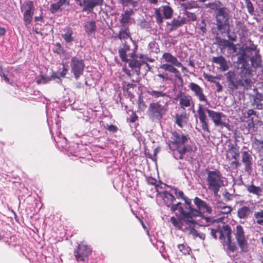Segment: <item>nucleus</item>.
I'll return each mask as SVG.
<instances>
[{"instance_id": "nucleus-63", "label": "nucleus", "mask_w": 263, "mask_h": 263, "mask_svg": "<svg viewBox=\"0 0 263 263\" xmlns=\"http://www.w3.org/2000/svg\"><path fill=\"white\" fill-rule=\"evenodd\" d=\"M68 69L67 67L65 66L64 65H63V67L62 71L60 73V76L61 77H65L66 74L68 73Z\"/></svg>"}, {"instance_id": "nucleus-18", "label": "nucleus", "mask_w": 263, "mask_h": 263, "mask_svg": "<svg viewBox=\"0 0 263 263\" xmlns=\"http://www.w3.org/2000/svg\"><path fill=\"white\" fill-rule=\"evenodd\" d=\"M179 98V105L181 108L185 110L188 107H194V103L191 96L187 95L182 92L177 95L175 100Z\"/></svg>"}, {"instance_id": "nucleus-16", "label": "nucleus", "mask_w": 263, "mask_h": 263, "mask_svg": "<svg viewBox=\"0 0 263 263\" xmlns=\"http://www.w3.org/2000/svg\"><path fill=\"white\" fill-rule=\"evenodd\" d=\"M189 88L194 92L195 96L200 102H205L206 104H209L206 97L203 93L202 88L197 84L192 82L189 85Z\"/></svg>"}, {"instance_id": "nucleus-15", "label": "nucleus", "mask_w": 263, "mask_h": 263, "mask_svg": "<svg viewBox=\"0 0 263 263\" xmlns=\"http://www.w3.org/2000/svg\"><path fill=\"white\" fill-rule=\"evenodd\" d=\"M250 151L241 152V162L245 166V171L251 174L253 171V158Z\"/></svg>"}, {"instance_id": "nucleus-55", "label": "nucleus", "mask_w": 263, "mask_h": 263, "mask_svg": "<svg viewBox=\"0 0 263 263\" xmlns=\"http://www.w3.org/2000/svg\"><path fill=\"white\" fill-rule=\"evenodd\" d=\"M147 182L149 184L155 186L157 192L158 191V187L159 186V185L157 183V181L156 179L152 177H149L147 178Z\"/></svg>"}, {"instance_id": "nucleus-31", "label": "nucleus", "mask_w": 263, "mask_h": 263, "mask_svg": "<svg viewBox=\"0 0 263 263\" xmlns=\"http://www.w3.org/2000/svg\"><path fill=\"white\" fill-rule=\"evenodd\" d=\"M121 27H122L119 31L117 37L121 40H126L128 38L132 40L130 36V32L129 27L125 26Z\"/></svg>"}, {"instance_id": "nucleus-22", "label": "nucleus", "mask_w": 263, "mask_h": 263, "mask_svg": "<svg viewBox=\"0 0 263 263\" xmlns=\"http://www.w3.org/2000/svg\"><path fill=\"white\" fill-rule=\"evenodd\" d=\"M240 51L242 52L237 54L238 57L236 62V68L250 66L247 60V54L242 49H241Z\"/></svg>"}, {"instance_id": "nucleus-62", "label": "nucleus", "mask_w": 263, "mask_h": 263, "mask_svg": "<svg viewBox=\"0 0 263 263\" xmlns=\"http://www.w3.org/2000/svg\"><path fill=\"white\" fill-rule=\"evenodd\" d=\"M138 119V116L136 114L135 112L132 111V114L130 116V122L132 123H134Z\"/></svg>"}, {"instance_id": "nucleus-21", "label": "nucleus", "mask_w": 263, "mask_h": 263, "mask_svg": "<svg viewBox=\"0 0 263 263\" xmlns=\"http://www.w3.org/2000/svg\"><path fill=\"white\" fill-rule=\"evenodd\" d=\"M212 62L219 65V68L222 71H227L229 68V65L227 61L225 58L222 55L213 57L212 59Z\"/></svg>"}, {"instance_id": "nucleus-56", "label": "nucleus", "mask_w": 263, "mask_h": 263, "mask_svg": "<svg viewBox=\"0 0 263 263\" xmlns=\"http://www.w3.org/2000/svg\"><path fill=\"white\" fill-rule=\"evenodd\" d=\"M49 80V79L47 80L44 76L42 75L37 78L36 82L38 84H46Z\"/></svg>"}, {"instance_id": "nucleus-40", "label": "nucleus", "mask_w": 263, "mask_h": 263, "mask_svg": "<svg viewBox=\"0 0 263 263\" xmlns=\"http://www.w3.org/2000/svg\"><path fill=\"white\" fill-rule=\"evenodd\" d=\"M119 3L123 6H132L136 7L138 5V0H118Z\"/></svg>"}, {"instance_id": "nucleus-9", "label": "nucleus", "mask_w": 263, "mask_h": 263, "mask_svg": "<svg viewBox=\"0 0 263 263\" xmlns=\"http://www.w3.org/2000/svg\"><path fill=\"white\" fill-rule=\"evenodd\" d=\"M92 251V249L89 246L82 242L80 243L73 251L75 260L77 262H87Z\"/></svg>"}, {"instance_id": "nucleus-57", "label": "nucleus", "mask_w": 263, "mask_h": 263, "mask_svg": "<svg viewBox=\"0 0 263 263\" xmlns=\"http://www.w3.org/2000/svg\"><path fill=\"white\" fill-rule=\"evenodd\" d=\"M105 128L108 129L109 131L116 133L118 130V127L114 125H108L106 124V126H105Z\"/></svg>"}, {"instance_id": "nucleus-59", "label": "nucleus", "mask_w": 263, "mask_h": 263, "mask_svg": "<svg viewBox=\"0 0 263 263\" xmlns=\"http://www.w3.org/2000/svg\"><path fill=\"white\" fill-rule=\"evenodd\" d=\"M204 212H206L209 214H211L212 212V208L206 203L205 205L203 206V209L202 210Z\"/></svg>"}, {"instance_id": "nucleus-11", "label": "nucleus", "mask_w": 263, "mask_h": 263, "mask_svg": "<svg viewBox=\"0 0 263 263\" xmlns=\"http://www.w3.org/2000/svg\"><path fill=\"white\" fill-rule=\"evenodd\" d=\"M70 66L71 73H73L74 78L78 80L84 72L85 68L84 60L76 56L73 57L71 59Z\"/></svg>"}, {"instance_id": "nucleus-34", "label": "nucleus", "mask_w": 263, "mask_h": 263, "mask_svg": "<svg viewBox=\"0 0 263 263\" xmlns=\"http://www.w3.org/2000/svg\"><path fill=\"white\" fill-rule=\"evenodd\" d=\"M65 33L62 34V37L63 38L66 43H70L74 41V37L72 36L73 31L69 28H66L64 30Z\"/></svg>"}, {"instance_id": "nucleus-58", "label": "nucleus", "mask_w": 263, "mask_h": 263, "mask_svg": "<svg viewBox=\"0 0 263 263\" xmlns=\"http://www.w3.org/2000/svg\"><path fill=\"white\" fill-rule=\"evenodd\" d=\"M247 117L248 118H250L252 116H255L256 117H258L257 114V112L256 111H255L253 109H248L247 111Z\"/></svg>"}, {"instance_id": "nucleus-14", "label": "nucleus", "mask_w": 263, "mask_h": 263, "mask_svg": "<svg viewBox=\"0 0 263 263\" xmlns=\"http://www.w3.org/2000/svg\"><path fill=\"white\" fill-rule=\"evenodd\" d=\"M157 193L162 198L164 204L167 207H171V211L172 212H175L178 210V206L181 204V202H179L176 204H173L174 202L176 200V198L173 195V193L167 191L162 192L157 191Z\"/></svg>"}, {"instance_id": "nucleus-5", "label": "nucleus", "mask_w": 263, "mask_h": 263, "mask_svg": "<svg viewBox=\"0 0 263 263\" xmlns=\"http://www.w3.org/2000/svg\"><path fill=\"white\" fill-rule=\"evenodd\" d=\"M171 140L168 141V146L172 151H177L179 154V159H183L186 153L192 151L191 145L185 144L190 139L189 135L179 134L177 131L172 132Z\"/></svg>"}, {"instance_id": "nucleus-12", "label": "nucleus", "mask_w": 263, "mask_h": 263, "mask_svg": "<svg viewBox=\"0 0 263 263\" xmlns=\"http://www.w3.org/2000/svg\"><path fill=\"white\" fill-rule=\"evenodd\" d=\"M234 235L241 252L243 253L248 252L249 251L248 243L246 238L244 229L241 225L236 226Z\"/></svg>"}, {"instance_id": "nucleus-48", "label": "nucleus", "mask_w": 263, "mask_h": 263, "mask_svg": "<svg viewBox=\"0 0 263 263\" xmlns=\"http://www.w3.org/2000/svg\"><path fill=\"white\" fill-rule=\"evenodd\" d=\"M171 189L178 199L181 198L183 199L185 197L184 193L182 191H179L175 187H171Z\"/></svg>"}, {"instance_id": "nucleus-35", "label": "nucleus", "mask_w": 263, "mask_h": 263, "mask_svg": "<svg viewBox=\"0 0 263 263\" xmlns=\"http://www.w3.org/2000/svg\"><path fill=\"white\" fill-rule=\"evenodd\" d=\"M176 215L178 217V218H175L174 216L171 217L170 221L172 222L173 225L178 228L179 230H183V221L185 222V221L179 217V215Z\"/></svg>"}, {"instance_id": "nucleus-7", "label": "nucleus", "mask_w": 263, "mask_h": 263, "mask_svg": "<svg viewBox=\"0 0 263 263\" xmlns=\"http://www.w3.org/2000/svg\"><path fill=\"white\" fill-rule=\"evenodd\" d=\"M205 172L206 174L205 181L208 189L215 196H217L220 188L224 186V177L220 171L217 169L210 170L206 168Z\"/></svg>"}, {"instance_id": "nucleus-64", "label": "nucleus", "mask_w": 263, "mask_h": 263, "mask_svg": "<svg viewBox=\"0 0 263 263\" xmlns=\"http://www.w3.org/2000/svg\"><path fill=\"white\" fill-rule=\"evenodd\" d=\"M218 233V227L216 229H211V235L214 238H217V234Z\"/></svg>"}, {"instance_id": "nucleus-29", "label": "nucleus", "mask_w": 263, "mask_h": 263, "mask_svg": "<svg viewBox=\"0 0 263 263\" xmlns=\"http://www.w3.org/2000/svg\"><path fill=\"white\" fill-rule=\"evenodd\" d=\"M250 57L251 64L253 67L257 68V67L261 66V58L260 54V51H258V53L255 52Z\"/></svg>"}, {"instance_id": "nucleus-3", "label": "nucleus", "mask_w": 263, "mask_h": 263, "mask_svg": "<svg viewBox=\"0 0 263 263\" xmlns=\"http://www.w3.org/2000/svg\"><path fill=\"white\" fill-rule=\"evenodd\" d=\"M206 112L216 126H220L222 128L228 127L229 125L226 122L228 120L227 116L222 112L215 111L206 107L204 108L201 104H199L197 109V114L201 128L204 132L211 133L209 126V120L205 114Z\"/></svg>"}, {"instance_id": "nucleus-13", "label": "nucleus", "mask_w": 263, "mask_h": 263, "mask_svg": "<svg viewBox=\"0 0 263 263\" xmlns=\"http://www.w3.org/2000/svg\"><path fill=\"white\" fill-rule=\"evenodd\" d=\"M161 11L163 16L161 13L160 8H156L154 12V16L157 24H162L163 22V18L166 20L171 19L173 14L174 10L172 7L168 5L162 6L161 7Z\"/></svg>"}, {"instance_id": "nucleus-4", "label": "nucleus", "mask_w": 263, "mask_h": 263, "mask_svg": "<svg viewBox=\"0 0 263 263\" xmlns=\"http://www.w3.org/2000/svg\"><path fill=\"white\" fill-rule=\"evenodd\" d=\"M206 7L215 11V18L217 29L220 32H225L230 27V11L219 1H215L206 4Z\"/></svg>"}, {"instance_id": "nucleus-20", "label": "nucleus", "mask_w": 263, "mask_h": 263, "mask_svg": "<svg viewBox=\"0 0 263 263\" xmlns=\"http://www.w3.org/2000/svg\"><path fill=\"white\" fill-rule=\"evenodd\" d=\"M218 231L220 239H226L227 238V240H228L231 238L232 230L228 224L223 225L222 227L219 226Z\"/></svg>"}, {"instance_id": "nucleus-46", "label": "nucleus", "mask_w": 263, "mask_h": 263, "mask_svg": "<svg viewBox=\"0 0 263 263\" xmlns=\"http://www.w3.org/2000/svg\"><path fill=\"white\" fill-rule=\"evenodd\" d=\"M199 29V33L200 34L204 35L207 31L206 29V24L204 19H202L201 21V23L198 28Z\"/></svg>"}, {"instance_id": "nucleus-33", "label": "nucleus", "mask_w": 263, "mask_h": 263, "mask_svg": "<svg viewBox=\"0 0 263 263\" xmlns=\"http://www.w3.org/2000/svg\"><path fill=\"white\" fill-rule=\"evenodd\" d=\"M247 190L249 193L260 197L262 192V190L260 186H257L253 184L249 185L247 186Z\"/></svg>"}, {"instance_id": "nucleus-41", "label": "nucleus", "mask_w": 263, "mask_h": 263, "mask_svg": "<svg viewBox=\"0 0 263 263\" xmlns=\"http://www.w3.org/2000/svg\"><path fill=\"white\" fill-rule=\"evenodd\" d=\"M216 40L218 45L223 49L226 47H228L230 43H231L229 40L221 39L219 37H217L216 38Z\"/></svg>"}, {"instance_id": "nucleus-37", "label": "nucleus", "mask_w": 263, "mask_h": 263, "mask_svg": "<svg viewBox=\"0 0 263 263\" xmlns=\"http://www.w3.org/2000/svg\"><path fill=\"white\" fill-rule=\"evenodd\" d=\"M146 92L149 95L153 97L154 98L157 99L160 97L164 98L165 97H168V96L166 92L162 91L155 90L153 89H150L146 91Z\"/></svg>"}, {"instance_id": "nucleus-8", "label": "nucleus", "mask_w": 263, "mask_h": 263, "mask_svg": "<svg viewBox=\"0 0 263 263\" xmlns=\"http://www.w3.org/2000/svg\"><path fill=\"white\" fill-rule=\"evenodd\" d=\"M167 103H160V101L151 103L147 109L148 116L153 119H161L167 110Z\"/></svg>"}, {"instance_id": "nucleus-19", "label": "nucleus", "mask_w": 263, "mask_h": 263, "mask_svg": "<svg viewBox=\"0 0 263 263\" xmlns=\"http://www.w3.org/2000/svg\"><path fill=\"white\" fill-rule=\"evenodd\" d=\"M134 13V11L132 8L127 9L124 11L121 14V18L119 21L121 26H126L127 24H132L134 20L132 17Z\"/></svg>"}, {"instance_id": "nucleus-26", "label": "nucleus", "mask_w": 263, "mask_h": 263, "mask_svg": "<svg viewBox=\"0 0 263 263\" xmlns=\"http://www.w3.org/2000/svg\"><path fill=\"white\" fill-rule=\"evenodd\" d=\"M97 6L93 0H84L79 6L82 9V11L87 14L92 13L95 7Z\"/></svg>"}, {"instance_id": "nucleus-53", "label": "nucleus", "mask_w": 263, "mask_h": 263, "mask_svg": "<svg viewBox=\"0 0 263 263\" xmlns=\"http://www.w3.org/2000/svg\"><path fill=\"white\" fill-rule=\"evenodd\" d=\"M254 143L260 149H263V139H258L255 138L254 139Z\"/></svg>"}, {"instance_id": "nucleus-25", "label": "nucleus", "mask_w": 263, "mask_h": 263, "mask_svg": "<svg viewBox=\"0 0 263 263\" xmlns=\"http://www.w3.org/2000/svg\"><path fill=\"white\" fill-rule=\"evenodd\" d=\"M252 105L255 109L258 110L263 109V94L257 92L253 97L251 102Z\"/></svg>"}, {"instance_id": "nucleus-50", "label": "nucleus", "mask_w": 263, "mask_h": 263, "mask_svg": "<svg viewBox=\"0 0 263 263\" xmlns=\"http://www.w3.org/2000/svg\"><path fill=\"white\" fill-rule=\"evenodd\" d=\"M184 14L186 16L187 21L189 22H194L197 19V16L194 13H192L187 11L184 12Z\"/></svg>"}, {"instance_id": "nucleus-27", "label": "nucleus", "mask_w": 263, "mask_h": 263, "mask_svg": "<svg viewBox=\"0 0 263 263\" xmlns=\"http://www.w3.org/2000/svg\"><path fill=\"white\" fill-rule=\"evenodd\" d=\"M228 153L226 155L227 159L230 160L228 153L231 154L232 159H238L240 155L239 147L237 146V144H230L228 145Z\"/></svg>"}, {"instance_id": "nucleus-42", "label": "nucleus", "mask_w": 263, "mask_h": 263, "mask_svg": "<svg viewBox=\"0 0 263 263\" xmlns=\"http://www.w3.org/2000/svg\"><path fill=\"white\" fill-rule=\"evenodd\" d=\"M168 25L170 26V30L172 31L176 30L178 27L181 26V24L179 20L174 18Z\"/></svg>"}, {"instance_id": "nucleus-54", "label": "nucleus", "mask_w": 263, "mask_h": 263, "mask_svg": "<svg viewBox=\"0 0 263 263\" xmlns=\"http://www.w3.org/2000/svg\"><path fill=\"white\" fill-rule=\"evenodd\" d=\"M204 78L207 80V81L215 83L217 81H216V79H217L216 77H214L211 74H209L205 73H203Z\"/></svg>"}, {"instance_id": "nucleus-38", "label": "nucleus", "mask_w": 263, "mask_h": 263, "mask_svg": "<svg viewBox=\"0 0 263 263\" xmlns=\"http://www.w3.org/2000/svg\"><path fill=\"white\" fill-rule=\"evenodd\" d=\"M185 229L189 231L190 234L192 235L194 239L199 238L201 240L205 239V235L202 233H199L194 228L189 226L185 228Z\"/></svg>"}, {"instance_id": "nucleus-6", "label": "nucleus", "mask_w": 263, "mask_h": 263, "mask_svg": "<svg viewBox=\"0 0 263 263\" xmlns=\"http://www.w3.org/2000/svg\"><path fill=\"white\" fill-rule=\"evenodd\" d=\"M162 59L165 63L159 65L158 69H162L165 71L174 74L175 77L178 80H182L181 75L180 71L175 67H181L182 71H186V68L183 66L177 58L169 52H164L162 56Z\"/></svg>"}, {"instance_id": "nucleus-51", "label": "nucleus", "mask_w": 263, "mask_h": 263, "mask_svg": "<svg viewBox=\"0 0 263 263\" xmlns=\"http://www.w3.org/2000/svg\"><path fill=\"white\" fill-rule=\"evenodd\" d=\"M157 77L161 78L163 81H171V78L169 77L168 74L166 72L159 73Z\"/></svg>"}, {"instance_id": "nucleus-36", "label": "nucleus", "mask_w": 263, "mask_h": 263, "mask_svg": "<svg viewBox=\"0 0 263 263\" xmlns=\"http://www.w3.org/2000/svg\"><path fill=\"white\" fill-rule=\"evenodd\" d=\"M85 31L88 34L94 33L96 30V24L94 21L87 22L84 26Z\"/></svg>"}, {"instance_id": "nucleus-10", "label": "nucleus", "mask_w": 263, "mask_h": 263, "mask_svg": "<svg viewBox=\"0 0 263 263\" xmlns=\"http://www.w3.org/2000/svg\"><path fill=\"white\" fill-rule=\"evenodd\" d=\"M34 10L32 1H26L21 6V11L23 13V21L26 27L31 23Z\"/></svg>"}, {"instance_id": "nucleus-45", "label": "nucleus", "mask_w": 263, "mask_h": 263, "mask_svg": "<svg viewBox=\"0 0 263 263\" xmlns=\"http://www.w3.org/2000/svg\"><path fill=\"white\" fill-rule=\"evenodd\" d=\"M178 248L179 251L183 254H189L191 251V248L186 244H179L178 245Z\"/></svg>"}, {"instance_id": "nucleus-1", "label": "nucleus", "mask_w": 263, "mask_h": 263, "mask_svg": "<svg viewBox=\"0 0 263 263\" xmlns=\"http://www.w3.org/2000/svg\"><path fill=\"white\" fill-rule=\"evenodd\" d=\"M183 200L184 201V203L183 204L181 202L177 210L179 212V217L184 220L186 224L197 223L201 226H208L210 223L214 222V219L212 218L202 216L201 219L199 220V222H197L194 219V217L200 216L201 212L191 206L192 200L187 197L185 196Z\"/></svg>"}, {"instance_id": "nucleus-47", "label": "nucleus", "mask_w": 263, "mask_h": 263, "mask_svg": "<svg viewBox=\"0 0 263 263\" xmlns=\"http://www.w3.org/2000/svg\"><path fill=\"white\" fill-rule=\"evenodd\" d=\"M220 209L219 212L223 214H227L230 213L232 211V208L231 206L223 205L218 207Z\"/></svg>"}, {"instance_id": "nucleus-39", "label": "nucleus", "mask_w": 263, "mask_h": 263, "mask_svg": "<svg viewBox=\"0 0 263 263\" xmlns=\"http://www.w3.org/2000/svg\"><path fill=\"white\" fill-rule=\"evenodd\" d=\"M254 218L256 224L259 226L263 227V210L255 212L254 213Z\"/></svg>"}, {"instance_id": "nucleus-2", "label": "nucleus", "mask_w": 263, "mask_h": 263, "mask_svg": "<svg viewBox=\"0 0 263 263\" xmlns=\"http://www.w3.org/2000/svg\"><path fill=\"white\" fill-rule=\"evenodd\" d=\"M239 70L237 75L234 71H229L225 76L228 83V87L233 91L241 86L248 89L252 84V72L250 66L236 68Z\"/></svg>"}, {"instance_id": "nucleus-30", "label": "nucleus", "mask_w": 263, "mask_h": 263, "mask_svg": "<svg viewBox=\"0 0 263 263\" xmlns=\"http://www.w3.org/2000/svg\"><path fill=\"white\" fill-rule=\"evenodd\" d=\"M130 51V46L124 43L123 47L119 49V54L121 60L123 62L127 63L128 59L127 58V53Z\"/></svg>"}, {"instance_id": "nucleus-28", "label": "nucleus", "mask_w": 263, "mask_h": 263, "mask_svg": "<svg viewBox=\"0 0 263 263\" xmlns=\"http://www.w3.org/2000/svg\"><path fill=\"white\" fill-rule=\"evenodd\" d=\"M242 49L248 54V56H251L254 54V53H258L260 51L259 49L257 48V45L253 43V42L250 40L248 45H243Z\"/></svg>"}, {"instance_id": "nucleus-52", "label": "nucleus", "mask_w": 263, "mask_h": 263, "mask_svg": "<svg viewBox=\"0 0 263 263\" xmlns=\"http://www.w3.org/2000/svg\"><path fill=\"white\" fill-rule=\"evenodd\" d=\"M194 3H187L181 4V7L184 10V12L187 11V9H191L192 8H195Z\"/></svg>"}, {"instance_id": "nucleus-17", "label": "nucleus", "mask_w": 263, "mask_h": 263, "mask_svg": "<svg viewBox=\"0 0 263 263\" xmlns=\"http://www.w3.org/2000/svg\"><path fill=\"white\" fill-rule=\"evenodd\" d=\"M131 59H128V66L137 75H140L141 66L145 63L143 61H139L137 59V55L135 53H129Z\"/></svg>"}, {"instance_id": "nucleus-32", "label": "nucleus", "mask_w": 263, "mask_h": 263, "mask_svg": "<svg viewBox=\"0 0 263 263\" xmlns=\"http://www.w3.org/2000/svg\"><path fill=\"white\" fill-rule=\"evenodd\" d=\"M175 119V123L180 128L183 127V125L186 124L187 117L185 113L184 114H176Z\"/></svg>"}, {"instance_id": "nucleus-43", "label": "nucleus", "mask_w": 263, "mask_h": 263, "mask_svg": "<svg viewBox=\"0 0 263 263\" xmlns=\"http://www.w3.org/2000/svg\"><path fill=\"white\" fill-rule=\"evenodd\" d=\"M194 202L198 209V211L200 212L203 209V206L205 205L206 202L201 200L199 198L196 197L194 199Z\"/></svg>"}, {"instance_id": "nucleus-49", "label": "nucleus", "mask_w": 263, "mask_h": 263, "mask_svg": "<svg viewBox=\"0 0 263 263\" xmlns=\"http://www.w3.org/2000/svg\"><path fill=\"white\" fill-rule=\"evenodd\" d=\"M248 12L251 15L253 14L254 12V7L250 0H244Z\"/></svg>"}, {"instance_id": "nucleus-44", "label": "nucleus", "mask_w": 263, "mask_h": 263, "mask_svg": "<svg viewBox=\"0 0 263 263\" xmlns=\"http://www.w3.org/2000/svg\"><path fill=\"white\" fill-rule=\"evenodd\" d=\"M226 244L227 246V249L232 253H234L237 250L236 245L235 242H233L232 241L231 238L227 240Z\"/></svg>"}, {"instance_id": "nucleus-24", "label": "nucleus", "mask_w": 263, "mask_h": 263, "mask_svg": "<svg viewBox=\"0 0 263 263\" xmlns=\"http://www.w3.org/2000/svg\"><path fill=\"white\" fill-rule=\"evenodd\" d=\"M253 213V209L243 205L238 209L237 212V217L241 219H247Z\"/></svg>"}, {"instance_id": "nucleus-23", "label": "nucleus", "mask_w": 263, "mask_h": 263, "mask_svg": "<svg viewBox=\"0 0 263 263\" xmlns=\"http://www.w3.org/2000/svg\"><path fill=\"white\" fill-rule=\"evenodd\" d=\"M70 5L69 0H58V2L52 4L50 5L49 10L52 14L57 13L59 10L63 9V6H69Z\"/></svg>"}, {"instance_id": "nucleus-60", "label": "nucleus", "mask_w": 263, "mask_h": 263, "mask_svg": "<svg viewBox=\"0 0 263 263\" xmlns=\"http://www.w3.org/2000/svg\"><path fill=\"white\" fill-rule=\"evenodd\" d=\"M204 212H206L209 214H211L212 212V208L206 203L205 205L203 206V209L202 210Z\"/></svg>"}, {"instance_id": "nucleus-61", "label": "nucleus", "mask_w": 263, "mask_h": 263, "mask_svg": "<svg viewBox=\"0 0 263 263\" xmlns=\"http://www.w3.org/2000/svg\"><path fill=\"white\" fill-rule=\"evenodd\" d=\"M234 160L233 161L230 165L232 167L236 168L238 166H240L241 165L240 163L239 162L238 159H234Z\"/></svg>"}]
</instances>
